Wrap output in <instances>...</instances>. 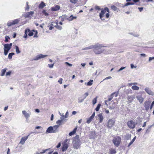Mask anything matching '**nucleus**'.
<instances>
[{
    "mask_svg": "<svg viewBox=\"0 0 154 154\" xmlns=\"http://www.w3.org/2000/svg\"><path fill=\"white\" fill-rule=\"evenodd\" d=\"M106 46H104L102 44H100L99 43H97L94 45L93 48V51L95 54L97 55H99L103 53L104 50L101 49L103 47H104Z\"/></svg>",
    "mask_w": 154,
    "mask_h": 154,
    "instance_id": "1",
    "label": "nucleus"
},
{
    "mask_svg": "<svg viewBox=\"0 0 154 154\" xmlns=\"http://www.w3.org/2000/svg\"><path fill=\"white\" fill-rule=\"evenodd\" d=\"M99 16L100 19L102 20H105V19L103 18L105 16L106 18H108L109 16V9L106 7L104 9H102Z\"/></svg>",
    "mask_w": 154,
    "mask_h": 154,
    "instance_id": "2",
    "label": "nucleus"
},
{
    "mask_svg": "<svg viewBox=\"0 0 154 154\" xmlns=\"http://www.w3.org/2000/svg\"><path fill=\"white\" fill-rule=\"evenodd\" d=\"M72 144L75 149H78L80 147L81 142L79 139V136L76 135L74 137Z\"/></svg>",
    "mask_w": 154,
    "mask_h": 154,
    "instance_id": "3",
    "label": "nucleus"
},
{
    "mask_svg": "<svg viewBox=\"0 0 154 154\" xmlns=\"http://www.w3.org/2000/svg\"><path fill=\"white\" fill-rule=\"evenodd\" d=\"M12 45V43L10 44H5L4 45V54L5 55H7L9 51L11 48Z\"/></svg>",
    "mask_w": 154,
    "mask_h": 154,
    "instance_id": "4",
    "label": "nucleus"
},
{
    "mask_svg": "<svg viewBox=\"0 0 154 154\" xmlns=\"http://www.w3.org/2000/svg\"><path fill=\"white\" fill-rule=\"evenodd\" d=\"M121 141V138L119 136H116L113 140L112 142L115 146L116 147L119 146Z\"/></svg>",
    "mask_w": 154,
    "mask_h": 154,
    "instance_id": "5",
    "label": "nucleus"
},
{
    "mask_svg": "<svg viewBox=\"0 0 154 154\" xmlns=\"http://www.w3.org/2000/svg\"><path fill=\"white\" fill-rule=\"evenodd\" d=\"M20 18H18L16 19L13 20H12L11 21H8L7 23V25L9 27L17 24L20 21Z\"/></svg>",
    "mask_w": 154,
    "mask_h": 154,
    "instance_id": "6",
    "label": "nucleus"
},
{
    "mask_svg": "<svg viewBox=\"0 0 154 154\" xmlns=\"http://www.w3.org/2000/svg\"><path fill=\"white\" fill-rule=\"evenodd\" d=\"M137 124L133 120H131L128 122L127 125L130 128L134 129L135 128V126Z\"/></svg>",
    "mask_w": 154,
    "mask_h": 154,
    "instance_id": "7",
    "label": "nucleus"
},
{
    "mask_svg": "<svg viewBox=\"0 0 154 154\" xmlns=\"http://www.w3.org/2000/svg\"><path fill=\"white\" fill-rule=\"evenodd\" d=\"M33 11H31L29 12H26L23 14L22 16H24L25 18H31L34 14Z\"/></svg>",
    "mask_w": 154,
    "mask_h": 154,
    "instance_id": "8",
    "label": "nucleus"
},
{
    "mask_svg": "<svg viewBox=\"0 0 154 154\" xmlns=\"http://www.w3.org/2000/svg\"><path fill=\"white\" fill-rule=\"evenodd\" d=\"M69 139H66L65 140V142L63 144V147H62V151L64 152L66 151L68 147V144L67 142L68 141H69Z\"/></svg>",
    "mask_w": 154,
    "mask_h": 154,
    "instance_id": "9",
    "label": "nucleus"
},
{
    "mask_svg": "<svg viewBox=\"0 0 154 154\" xmlns=\"http://www.w3.org/2000/svg\"><path fill=\"white\" fill-rule=\"evenodd\" d=\"M115 123V121L114 120L110 119L108 121L107 126L109 128H111L113 126Z\"/></svg>",
    "mask_w": 154,
    "mask_h": 154,
    "instance_id": "10",
    "label": "nucleus"
},
{
    "mask_svg": "<svg viewBox=\"0 0 154 154\" xmlns=\"http://www.w3.org/2000/svg\"><path fill=\"white\" fill-rule=\"evenodd\" d=\"M48 56V55H43L40 54L36 56L35 58L33 59V60L36 61L38 60H39L43 58Z\"/></svg>",
    "mask_w": 154,
    "mask_h": 154,
    "instance_id": "11",
    "label": "nucleus"
},
{
    "mask_svg": "<svg viewBox=\"0 0 154 154\" xmlns=\"http://www.w3.org/2000/svg\"><path fill=\"white\" fill-rule=\"evenodd\" d=\"M144 90L146 93L149 95L151 96L154 95V92L152 91L149 87H146Z\"/></svg>",
    "mask_w": 154,
    "mask_h": 154,
    "instance_id": "12",
    "label": "nucleus"
},
{
    "mask_svg": "<svg viewBox=\"0 0 154 154\" xmlns=\"http://www.w3.org/2000/svg\"><path fill=\"white\" fill-rule=\"evenodd\" d=\"M151 102L149 101H146L144 103V106L145 109L148 111Z\"/></svg>",
    "mask_w": 154,
    "mask_h": 154,
    "instance_id": "13",
    "label": "nucleus"
},
{
    "mask_svg": "<svg viewBox=\"0 0 154 154\" xmlns=\"http://www.w3.org/2000/svg\"><path fill=\"white\" fill-rule=\"evenodd\" d=\"M29 136V135H28L27 136L22 137L21 138V140L20 141V143L22 145L24 144V143L25 141L28 138V137Z\"/></svg>",
    "mask_w": 154,
    "mask_h": 154,
    "instance_id": "14",
    "label": "nucleus"
},
{
    "mask_svg": "<svg viewBox=\"0 0 154 154\" xmlns=\"http://www.w3.org/2000/svg\"><path fill=\"white\" fill-rule=\"evenodd\" d=\"M128 102L130 103H131L133 100L135 98V97L134 95H131L128 96L127 97Z\"/></svg>",
    "mask_w": 154,
    "mask_h": 154,
    "instance_id": "15",
    "label": "nucleus"
},
{
    "mask_svg": "<svg viewBox=\"0 0 154 154\" xmlns=\"http://www.w3.org/2000/svg\"><path fill=\"white\" fill-rule=\"evenodd\" d=\"M53 128V133H56L58 132L59 131L58 128H59V125H55L52 126Z\"/></svg>",
    "mask_w": 154,
    "mask_h": 154,
    "instance_id": "16",
    "label": "nucleus"
},
{
    "mask_svg": "<svg viewBox=\"0 0 154 154\" xmlns=\"http://www.w3.org/2000/svg\"><path fill=\"white\" fill-rule=\"evenodd\" d=\"M53 128L52 126H50L49 127L46 131V133H53Z\"/></svg>",
    "mask_w": 154,
    "mask_h": 154,
    "instance_id": "17",
    "label": "nucleus"
},
{
    "mask_svg": "<svg viewBox=\"0 0 154 154\" xmlns=\"http://www.w3.org/2000/svg\"><path fill=\"white\" fill-rule=\"evenodd\" d=\"M136 98L137 100H139V102L140 103H142L144 99L141 96L139 95L136 97Z\"/></svg>",
    "mask_w": 154,
    "mask_h": 154,
    "instance_id": "18",
    "label": "nucleus"
},
{
    "mask_svg": "<svg viewBox=\"0 0 154 154\" xmlns=\"http://www.w3.org/2000/svg\"><path fill=\"white\" fill-rule=\"evenodd\" d=\"M22 113L24 116L25 117L26 119L28 118L30 116L29 114L27 112H26L25 110H23L22 111Z\"/></svg>",
    "mask_w": 154,
    "mask_h": 154,
    "instance_id": "19",
    "label": "nucleus"
},
{
    "mask_svg": "<svg viewBox=\"0 0 154 154\" xmlns=\"http://www.w3.org/2000/svg\"><path fill=\"white\" fill-rule=\"evenodd\" d=\"M60 7L59 5H56L54 7H52L51 8V10L52 11H57L60 9Z\"/></svg>",
    "mask_w": 154,
    "mask_h": 154,
    "instance_id": "20",
    "label": "nucleus"
},
{
    "mask_svg": "<svg viewBox=\"0 0 154 154\" xmlns=\"http://www.w3.org/2000/svg\"><path fill=\"white\" fill-rule=\"evenodd\" d=\"M94 46V45H90L89 46H88V47L85 48H84L82 49V50H90V49H93Z\"/></svg>",
    "mask_w": 154,
    "mask_h": 154,
    "instance_id": "21",
    "label": "nucleus"
},
{
    "mask_svg": "<svg viewBox=\"0 0 154 154\" xmlns=\"http://www.w3.org/2000/svg\"><path fill=\"white\" fill-rule=\"evenodd\" d=\"M76 18L77 17H73V15H72L69 17H67V20L69 21H71L74 19H76Z\"/></svg>",
    "mask_w": 154,
    "mask_h": 154,
    "instance_id": "22",
    "label": "nucleus"
},
{
    "mask_svg": "<svg viewBox=\"0 0 154 154\" xmlns=\"http://www.w3.org/2000/svg\"><path fill=\"white\" fill-rule=\"evenodd\" d=\"M99 118V121L100 123H101L103 119V117L101 114H99L98 115Z\"/></svg>",
    "mask_w": 154,
    "mask_h": 154,
    "instance_id": "23",
    "label": "nucleus"
},
{
    "mask_svg": "<svg viewBox=\"0 0 154 154\" xmlns=\"http://www.w3.org/2000/svg\"><path fill=\"white\" fill-rule=\"evenodd\" d=\"M45 6V4L43 2H42L39 5L38 8L39 9H42Z\"/></svg>",
    "mask_w": 154,
    "mask_h": 154,
    "instance_id": "24",
    "label": "nucleus"
},
{
    "mask_svg": "<svg viewBox=\"0 0 154 154\" xmlns=\"http://www.w3.org/2000/svg\"><path fill=\"white\" fill-rule=\"evenodd\" d=\"M77 129V128L76 127L72 131L70 132L69 133V135L70 136H72L73 135H74L76 132V130Z\"/></svg>",
    "mask_w": 154,
    "mask_h": 154,
    "instance_id": "25",
    "label": "nucleus"
},
{
    "mask_svg": "<svg viewBox=\"0 0 154 154\" xmlns=\"http://www.w3.org/2000/svg\"><path fill=\"white\" fill-rule=\"evenodd\" d=\"M136 136H135L134 137V138L133 139L131 140V141L129 143V144L128 145L127 147H129L136 140Z\"/></svg>",
    "mask_w": 154,
    "mask_h": 154,
    "instance_id": "26",
    "label": "nucleus"
},
{
    "mask_svg": "<svg viewBox=\"0 0 154 154\" xmlns=\"http://www.w3.org/2000/svg\"><path fill=\"white\" fill-rule=\"evenodd\" d=\"M116 149H111L109 150V153L110 154H115L116 153Z\"/></svg>",
    "mask_w": 154,
    "mask_h": 154,
    "instance_id": "27",
    "label": "nucleus"
},
{
    "mask_svg": "<svg viewBox=\"0 0 154 154\" xmlns=\"http://www.w3.org/2000/svg\"><path fill=\"white\" fill-rule=\"evenodd\" d=\"M60 18L61 19V20L62 21H63L66 19L67 20V17L66 15H63L60 17Z\"/></svg>",
    "mask_w": 154,
    "mask_h": 154,
    "instance_id": "28",
    "label": "nucleus"
},
{
    "mask_svg": "<svg viewBox=\"0 0 154 154\" xmlns=\"http://www.w3.org/2000/svg\"><path fill=\"white\" fill-rule=\"evenodd\" d=\"M7 69L6 68H5L3 69L1 71V75L2 76H3L5 75V74L6 71Z\"/></svg>",
    "mask_w": 154,
    "mask_h": 154,
    "instance_id": "29",
    "label": "nucleus"
},
{
    "mask_svg": "<svg viewBox=\"0 0 154 154\" xmlns=\"http://www.w3.org/2000/svg\"><path fill=\"white\" fill-rule=\"evenodd\" d=\"M131 88L134 90H138L139 89V88L136 85H133L131 87Z\"/></svg>",
    "mask_w": 154,
    "mask_h": 154,
    "instance_id": "30",
    "label": "nucleus"
},
{
    "mask_svg": "<svg viewBox=\"0 0 154 154\" xmlns=\"http://www.w3.org/2000/svg\"><path fill=\"white\" fill-rule=\"evenodd\" d=\"M94 118L91 116L89 118L87 119V122L89 124L93 119Z\"/></svg>",
    "mask_w": 154,
    "mask_h": 154,
    "instance_id": "31",
    "label": "nucleus"
},
{
    "mask_svg": "<svg viewBox=\"0 0 154 154\" xmlns=\"http://www.w3.org/2000/svg\"><path fill=\"white\" fill-rule=\"evenodd\" d=\"M85 98V97H84L83 98H82V97H80L78 98V102L79 103H81L84 100Z\"/></svg>",
    "mask_w": 154,
    "mask_h": 154,
    "instance_id": "32",
    "label": "nucleus"
},
{
    "mask_svg": "<svg viewBox=\"0 0 154 154\" xmlns=\"http://www.w3.org/2000/svg\"><path fill=\"white\" fill-rule=\"evenodd\" d=\"M42 13L45 16H48L49 15L48 13L47 12V11L45 10H43L42 11Z\"/></svg>",
    "mask_w": 154,
    "mask_h": 154,
    "instance_id": "33",
    "label": "nucleus"
},
{
    "mask_svg": "<svg viewBox=\"0 0 154 154\" xmlns=\"http://www.w3.org/2000/svg\"><path fill=\"white\" fill-rule=\"evenodd\" d=\"M26 30H28L27 31V32H29V33H28V35L29 36H31L33 35V32L30 31L29 29H26Z\"/></svg>",
    "mask_w": 154,
    "mask_h": 154,
    "instance_id": "34",
    "label": "nucleus"
},
{
    "mask_svg": "<svg viewBox=\"0 0 154 154\" xmlns=\"http://www.w3.org/2000/svg\"><path fill=\"white\" fill-rule=\"evenodd\" d=\"M15 50L17 54H19L20 53L21 51H20L19 47L16 45L15 46Z\"/></svg>",
    "mask_w": 154,
    "mask_h": 154,
    "instance_id": "35",
    "label": "nucleus"
},
{
    "mask_svg": "<svg viewBox=\"0 0 154 154\" xmlns=\"http://www.w3.org/2000/svg\"><path fill=\"white\" fill-rule=\"evenodd\" d=\"M15 54L14 53H11L9 54L8 55V58L11 59L12 57V56Z\"/></svg>",
    "mask_w": 154,
    "mask_h": 154,
    "instance_id": "36",
    "label": "nucleus"
},
{
    "mask_svg": "<svg viewBox=\"0 0 154 154\" xmlns=\"http://www.w3.org/2000/svg\"><path fill=\"white\" fill-rule=\"evenodd\" d=\"M115 94V93H112L111 95L108 98V100L107 101H111L112 99L113 98V95Z\"/></svg>",
    "mask_w": 154,
    "mask_h": 154,
    "instance_id": "37",
    "label": "nucleus"
},
{
    "mask_svg": "<svg viewBox=\"0 0 154 154\" xmlns=\"http://www.w3.org/2000/svg\"><path fill=\"white\" fill-rule=\"evenodd\" d=\"M134 4V3L133 2H128L126 3L125 5L123 6V7H125L126 6H127L129 5H133Z\"/></svg>",
    "mask_w": 154,
    "mask_h": 154,
    "instance_id": "38",
    "label": "nucleus"
},
{
    "mask_svg": "<svg viewBox=\"0 0 154 154\" xmlns=\"http://www.w3.org/2000/svg\"><path fill=\"white\" fill-rule=\"evenodd\" d=\"M93 80H90L89 82L87 83V85L88 86H91L93 84Z\"/></svg>",
    "mask_w": 154,
    "mask_h": 154,
    "instance_id": "39",
    "label": "nucleus"
},
{
    "mask_svg": "<svg viewBox=\"0 0 154 154\" xmlns=\"http://www.w3.org/2000/svg\"><path fill=\"white\" fill-rule=\"evenodd\" d=\"M97 97H96L95 98H94L93 100L92 103H93V104L94 105L97 102Z\"/></svg>",
    "mask_w": 154,
    "mask_h": 154,
    "instance_id": "40",
    "label": "nucleus"
},
{
    "mask_svg": "<svg viewBox=\"0 0 154 154\" xmlns=\"http://www.w3.org/2000/svg\"><path fill=\"white\" fill-rule=\"evenodd\" d=\"M62 122L60 120H59L57 121L56 123L58 125H59V126L62 124Z\"/></svg>",
    "mask_w": 154,
    "mask_h": 154,
    "instance_id": "41",
    "label": "nucleus"
},
{
    "mask_svg": "<svg viewBox=\"0 0 154 154\" xmlns=\"http://www.w3.org/2000/svg\"><path fill=\"white\" fill-rule=\"evenodd\" d=\"M111 8L114 11H116L117 10V8L114 5H112L111 6Z\"/></svg>",
    "mask_w": 154,
    "mask_h": 154,
    "instance_id": "42",
    "label": "nucleus"
},
{
    "mask_svg": "<svg viewBox=\"0 0 154 154\" xmlns=\"http://www.w3.org/2000/svg\"><path fill=\"white\" fill-rule=\"evenodd\" d=\"M101 106V104H98L96 108L95 109V110L97 111H98L100 109V107Z\"/></svg>",
    "mask_w": 154,
    "mask_h": 154,
    "instance_id": "43",
    "label": "nucleus"
},
{
    "mask_svg": "<svg viewBox=\"0 0 154 154\" xmlns=\"http://www.w3.org/2000/svg\"><path fill=\"white\" fill-rule=\"evenodd\" d=\"M56 27L59 30H61L62 29V27L61 26L58 25V24H57V26Z\"/></svg>",
    "mask_w": 154,
    "mask_h": 154,
    "instance_id": "44",
    "label": "nucleus"
},
{
    "mask_svg": "<svg viewBox=\"0 0 154 154\" xmlns=\"http://www.w3.org/2000/svg\"><path fill=\"white\" fill-rule=\"evenodd\" d=\"M27 30H25V34H24V36H23V37L24 38H26L27 37V32H27Z\"/></svg>",
    "mask_w": 154,
    "mask_h": 154,
    "instance_id": "45",
    "label": "nucleus"
},
{
    "mask_svg": "<svg viewBox=\"0 0 154 154\" xmlns=\"http://www.w3.org/2000/svg\"><path fill=\"white\" fill-rule=\"evenodd\" d=\"M10 38L8 36H6L5 37V42H8V39H9Z\"/></svg>",
    "mask_w": 154,
    "mask_h": 154,
    "instance_id": "46",
    "label": "nucleus"
},
{
    "mask_svg": "<svg viewBox=\"0 0 154 154\" xmlns=\"http://www.w3.org/2000/svg\"><path fill=\"white\" fill-rule=\"evenodd\" d=\"M91 134L93 135V136L92 137V138H94V136L96 135L95 132L94 131H92L91 132Z\"/></svg>",
    "mask_w": 154,
    "mask_h": 154,
    "instance_id": "47",
    "label": "nucleus"
},
{
    "mask_svg": "<svg viewBox=\"0 0 154 154\" xmlns=\"http://www.w3.org/2000/svg\"><path fill=\"white\" fill-rule=\"evenodd\" d=\"M63 79L62 78H60L58 81V82L60 84H61L62 83Z\"/></svg>",
    "mask_w": 154,
    "mask_h": 154,
    "instance_id": "48",
    "label": "nucleus"
},
{
    "mask_svg": "<svg viewBox=\"0 0 154 154\" xmlns=\"http://www.w3.org/2000/svg\"><path fill=\"white\" fill-rule=\"evenodd\" d=\"M78 1V0H70V2L73 3L75 4Z\"/></svg>",
    "mask_w": 154,
    "mask_h": 154,
    "instance_id": "49",
    "label": "nucleus"
},
{
    "mask_svg": "<svg viewBox=\"0 0 154 154\" xmlns=\"http://www.w3.org/2000/svg\"><path fill=\"white\" fill-rule=\"evenodd\" d=\"M125 68V67H121L119 70H118L117 72H120V71H122V70H123Z\"/></svg>",
    "mask_w": 154,
    "mask_h": 154,
    "instance_id": "50",
    "label": "nucleus"
},
{
    "mask_svg": "<svg viewBox=\"0 0 154 154\" xmlns=\"http://www.w3.org/2000/svg\"><path fill=\"white\" fill-rule=\"evenodd\" d=\"M112 78V77L110 76H108L105 79H104L103 80V81L105 80H107L108 79H111Z\"/></svg>",
    "mask_w": 154,
    "mask_h": 154,
    "instance_id": "51",
    "label": "nucleus"
},
{
    "mask_svg": "<svg viewBox=\"0 0 154 154\" xmlns=\"http://www.w3.org/2000/svg\"><path fill=\"white\" fill-rule=\"evenodd\" d=\"M65 63L66 65L68 66H72V65L71 64L69 63L68 62H66Z\"/></svg>",
    "mask_w": 154,
    "mask_h": 154,
    "instance_id": "52",
    "label": "nucleus"
},
{
    "mask_svg": "<svg viewBox=\"0 0 154 154\" xmlns=\"http://www.w3.org/2000/svg\"><path fill=\"white\" fill-rule=\"evenodd\" d=\"M11 71L8 72H6V76H7L8 75H10L11 74Z\"/></svg>",
    "mask_w": 154,
    "mask_h": 154,
    "instance_id": "53",
    "label": "nucleus"
},
{
    "mask_svg": "<svg viewBox=\"0 0 154 154\" xmlns=\"http://www.w3.org/2000/svg\"><path fill=\"white\" fill-rule=\"evenodd\" d=\"M49 149H45L44 150H43V151L42 152H40V153L41 154H43V153H45L47 150H48Z\"/></svg>",
    "mask_w": 154,
    "mask_h": 154,
    "instance_id": "54",
    "label": "nucleus"
},
{
    "mask_svg": "<svg viewBox=\"0 0 154 154\" xmlns=\"http://www.w3.org/2000/svg\"><path fill=\"white\" fill-rule=\"evenodd\" d=\"M56 22H53V24H54V27H56V26H57V24H58L57 21L56 20Z\"/></svg>",
    "mask_w": 154,
    "mask_h": 154,
    "instance_id": "55",
    "label": "nucleus"
},
{
    "mask_svg": "<svg viewBox=\"0 0 154 154\" xmlns=\"http://www.w3.org/2000/svg\"><path fill=\"white\" fill-rule=\"evenodd\" d=\"M48 66L50 68H52L53 67V66H54V64H48Z\"/></svg>",
    "mask_w": 154,
    "mask_h": 154,
    "instance_id": "56",
    "label": "nucleus"
},
{
    "mask_svg": "<svg viewBox=\"0 0 154 154\" xmlns=\"http://www.w3.org/2000/svg\"><path fill=\"white\" fill-rule=\"evenodd\" d=\"M29 9V5L26 6V7L25 8V10L26 11H28Z\"/></svg>",
    "mask_w": 154,
    "mask_h": 154,
    "instance_id": "57",
    "label": "nucleus"
},
{
    "mask_svg": "<svg viewBox=\"0 0 154 154\" xmlns=\"http://www.w3.org/2000/svg\"><path fill=\"white\" fill-rule=\"evenodd\" d=\"M68 112L67 111L66 112L65 115L64 116V117L65 118H67L68 117Z\"/></svg>",
    "mask_w": 154,
    "mask_h": 154,
    "instance_id": "58",
    "label": "nucleus"
},
{
    "mask_svg": "<svg viewBox=\"0 0 154 154\" xmlns=\"http://www.w3.org/2000/svg\"><path fill=\"white\" fill-rule=\"evenodd\" d=\"M64 116L63 115V116H61L60 117V120H61V121H62L63 122L64 119Z\"/></svg>",
    "mask_w": 154,
    "mask_h": 154,
    "instance_id": "59",
    "label": "nucleus"
},
{
    "mask_svg": "<svg viewBox=\"0 0 154 154\" xmlns=\"http://www.w3.org/2000/svg\"><path fill=\"white\" fill-rule=\"evenodd\" d=\"M154 105V100L152 102L151 105L150 107V109H151L153 107V106Z\"/></svg>",
    "mask_w": 154,
    "mask_h": 154,
    "instance_id": "60",
    "label": "nucleus"
},
{
    "mask_svg": "<svg viewBox=\"0 0 154 154\" xmlns=\"http://www.w3.org/2000/svg\"><path fill=\"white\" fill-rule=\"evenodd\" d=\"M154 60V57H150L149 60V61L150 62L152 60Z\"/></svg>",
    "mask_w": 154,
    "mask_h": 154,
    "instance_id": "61",
    "label": "nucleus"
},
{
    "mask_svg": "<svg viewBox=\"0 0 154 154\" xmlns=\"http://www.w3.org/2000/svg\"><path fill=\"white\" fill-rule=\"evenodd\" d=\"M133 36H134L135 37H137L139 36V35L137 33H134Z\"/></svg>",
    "mask_w": 154,
    "mask_h": 154,
    "instance_id": "62",
    "label": "nucleus"
},
{
    "mask_svg": "<svg viewBox=\"0 0 154 154\" xmlns=\"http://www.w3.org/2000/svg\"><path fill=\"white\" fill-rule=\"evenodd\" d=\"M131 69H133L134 68H136V66H134V65L133 64H131Z\"/></svg>",
    "mask_w": 154,
    "mask_h": 154,
    "instance_id": "63",
    "label": "nucleus"
},
{
    "mask_svg": "<svg viewBox=\"0 0 154 154\" xmlns=\"http://www.w3.org/2000/svg\"><path fill=\"white\" fill-rule=\"evenodd\" d=\"M138 9H139V11L140 12H141L143 10V7L138 8Z\"/></svg>",
    "mask_w": 154,
    "mask_h": 154,
    "instance_id": "64",
    "label": "nucleus"
}]
</instances>
